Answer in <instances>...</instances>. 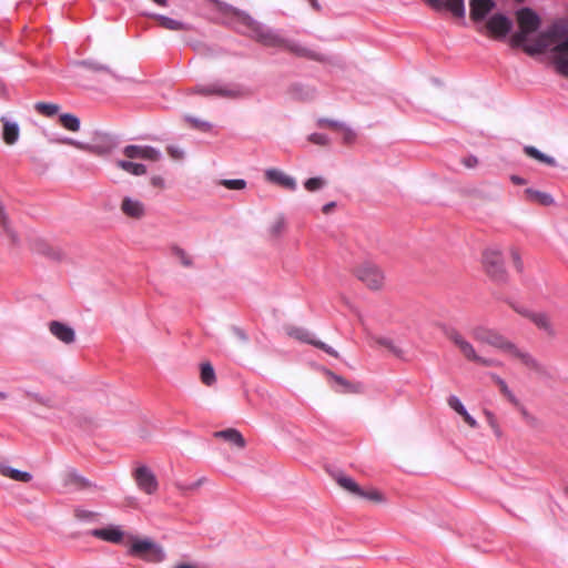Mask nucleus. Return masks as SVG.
I'll use <instances>...</instances> for the list:
<instances>
[{
    "instance_id": "nucleus-63",
    "label": "nucleus",
    "mask_w": 568,
    "mask_h": 568,
    "mask_svg": "<svg viewBox=\"0 0 568 568\" xmlns=\"http://www.w3.org/2000/svg\"><path fill=\"white\" fill-rule=\"evenodd\" d=\"M510 180L516 185H524L526 183V180L519 175H511Z\"/></svg>"
},
{
    "instance_id": "nucleus-16",
    "label": "nucleus",
    "mask_w": 568,
    "mask_h": 568,
    "mask_svg": "<svg viewBox=\"0 0 568 568\" xmlns=\"http://www.w3.org/2000/svg\"><path fill=\"white\" fill-rule=\"evenodd\" d=\"M435 10H446L458 18H464L466 13L464 0H426Z\"/></svg>"
},
{
    "instance_id": "nucleus-21",
    "label": "nucleus",
    "mask_w": 568,
    "mask_h": 568,
    "mask_svg": "<svg viewBox=\"0 0 568 568\" xmlns=\"http://www.w3.org/2000/svg\"><path fill=\"white\" fill-rule=\"evenodd\" d=\"M0 121L3 124V130H2L3 141L9 145L17 143L19 140V136H20L19 123L16 120H12L7 115H2L0 118Z\"/></svg>"
},
{
    "instance_id": "nucleus-11",
    "label": "nucleus",
    "mask_w": 568,
    "mask_h": 568,
    "mask_svg": "<svg viewBox=\"0 0 568 568\" xmlns=\"http://www.w3.org/2000/svg\"><path fill=\"white\" fill-rule=\"evenodd\" d=\"M356 276L361 282L365 283L372 290L379 288L384 278L381 270L376 265L368 262L362 264L357 268Z\"/></svg>"
},
{
    "instance_id": "nucleus-27",
    "label": "nucleus",
    "mask_w": 568,
    "mask_h": 568,
    "mask_svg": "<svg viewBox=\"0 0 568 568\" xmlns=\"http://www.w3.org/2000/svg\"><path fill=\"white\" fill-rule=\"evenodd\" d=\"M286 333L288 336H291L302 343H305V344H310V345L314 346L315 343L317 342V338H315V335L311 331H308L307 328H304V327L290 326V327H287Z\"/></svg>"
},
{
    "instance_id": "nucleus-28",
    "label": "nucleus",
    "mask_w": 568,
    "mask_h": 568,
    "mask_svg": "<svg viewBox=\"0 0 568 568\" xmlns=\"http://www.w3.org/2000/svg\"><path fill=\"white\" fill-rule=\"evenodd\" d=\"M516 311L529 317L537 325L538 328L544 329L549 334L552 333L551 325L545 313H535L524 308H516Z\"/></svg>"
},
{
    "instance_id": "nucleus-46",
    "label": "nucleus",
    "mask_w": 568,
    "mask_h": 568,
    "mask_svg": "<svg viewBox=\"0 0 568 568\" xmlns=\"http://www.w3.org/2000/svg\"><path fill=\"white\" fill-rule=\"evenodd\" d=\"M185 120L187 122H190L194 128H196V129H199V130H201L203 132H209L212 129V123L211 122L197 119L195 116L187 115L185 118Z\"/></svg>"
},
{
    "instance_id": "nucleus-52",
    "label": "nucleus",
    "mask_w": 568,
    "mask_h": 568,
    "mask_svg": "<svg viewBox=\"0 0 568 568\" xmlns=\"http://www.w3.org/2000/svg\"><path fill=\"white\" fill-rule=\"evenodd\" d=\"M315 347L324 351L326 354L333 356V357H338V352L333 348L332 346H329L328 344L317 339V342L315 343L314 345Z\"/></svg>"
},
{
    "instance_id": "nucleus-29",
    "label": "nucleus",
    "mask_w": 568,
    "mask_h": 568,
    "mask_svg": "<svg viewBox=\"0 0 568 568\" xmlns=\"http://www.w3.org/2000/svg\"><path fill=\"white\" fill-rule=\"evenodd\" d=\"M524 152L529 158H531V159H534L536 161H539L541 163H545L548 166L556 168L558 165L557 160L554 156L548 155V154L541 152L536 146L526 145V146H524Z\"/></svg>"
},
{
    "instance_id": "nucleus-4",
    "label": "nucleus",
    "mask_w": 568,
    "mask_h": 568,
    "mask_svg": "<svg viewBox=\"0 0 568 568\" xmlns=\"http://www.w3.org/2000/svg\"><path fill=\"white\" fill-rule=\"evenodd\" d=\"M129 551L131 555L150 562H161L165 559L163 548L158 542L149 538L133 540Z\"/></svg>"
},
{
    "instance_id": "nucleus-62",
    "label": "nucleus",
    "mask_w": 568,
    "mask_h": 568,
    "mask_svg": "<svg viewBox=\"0 0 568 568\" xmlns=\"http://www.w3.org/2000/svg\"><path fill=\"white\" fill-rule=\"evenodd\" d=\"M473 362L481 364L484 366H491L493 365V361L491 359L484 358V357H481L479 355H477V358H475Z\"/></svg>"
},
{
    "instance_id": "nucleus-38",
    "label": "nucleus",
    "mask_w": 568,
    "mask_h": 568,
    "mask_svg": "<svg viewBox=\"0 0 568 568\" xmlns=\"http://www.w3.org/2000/svg\"><path fill=\"white\" fill-rule=\"evenodd\" d=\"M200 375L202 383L206 386H211L216 379L214 367L209 362L201 364Z\"/></svg>"
},
{
    "instance_id": "nucleus-48",
    "label": "nucleus",
    "mask_w": 568,
    "mask_h": 568,
    "mask_svg": "<svg viewBox=\"0 0 568 568\" xmlns=\"http://www.w3.org/2000/svg\"><path fill=\"white\" fill-rule=\"evenodd\" d=\"M308 141L317 145H327L329 139L324 133L314 132L308 135Z\"/></svg>"
},
{
    "instance_id": "nucleus-15",
    "label": "nucleus",
    "mask_w": 568,
    "mask_h": 568,
    "mask_svg": "<svg viewBox=\"0 0 568 568\" xmlns=\"http://www.w3.org/2000/svg\"><path fill=\"white\" fill-rule=\"evenodd\" d=\"M495 7L496 2L494 0H470L469 14L471 20L475 22L487 20Z\"/></svg>"
},
{
    "instance_id": "nucleus-55",
    "label": "nucleus",
    "mask_w": 568,
    "mask_h": 568,
    "mask_svg": "<svg viewBox=\"0 0 568 568\" xmlns=\"http://www.w3.org/2000/svg\"><path fill=\"white\" fill-rule=\"evenodd\" d=\"M233 334L243 343V344H246L248 342V336L247 334L245 333L244 329H242L241 327L239 326H232L231 327Z\"/></svg>"
},
{
    "instance_id": "nucleus-30",
    "label": "nucleus",
    "mask_w": 568,
    "mask_h": 568,
    "mask_svg": "<svg viewBox=\"0 0 568 568\" xmlns=\"http://www.w3.org/2000/svg\"><path fill=\"white\" fill-rule=\"evenodd\" d=\"M0 226L11 243L13 245H18L20 241L19 236L17 232L10 226V220L2 202H0Z\"/></svg>"
},
{
    "instance_id": "nucleus-5",
    "label": "nucleus",
    "mask_w": 568,
    "mask_h": 568,
    "mask_svg": "<svg viewBox=\"0 0 568 568\" xmlns=\"http://www.w3.org/2000/svg\"><path fill=\"white\" fill-rule=\"evenodd\" d=\"M483 263L487 274L498 283H504L507 280V272L504 266L501 255L498 251L487 248L483 254Z\"/></svg>"
},
{
    "instance_id": "nucleus-40",
    "label": "nucleus",
    "mask_w": 568,
    "mask_h": 568,
    "mask_svg": "<svg viewBox=\"0 0 568 568\" xmlns=\"http://www.w3.org/2000/svg\"><path fill=\"white\" fill-rule=\"evenodd\" d=\"M377 343L384 347H386L392 354H394L398 358H405V353L399 345H397L389 337H379Z\"/></svg>"
},
{
    "instance_id": "nucleus-24",
    "label": "nucleus",
    "mask_w": 568,
    "mask_h": 568,
    "mask_svg": "<svg viewBox=\"0 0 568 568\" xmlns=\"http://www.w3.org/2000/svg\"><path fill=\"white\" fill-rule=\"evenodd\" d=\"M537 32L536 30H529V28H525L518 24V30L511 36L510 44L514 48H523L525 52L528 54V49L532 43H529L530 36Z\"/></svg>"
},
{
    "instance_id": "nucleus-14",
    "label": "nucleus",
    "mask_w": 568,
    "mask_h": 568,
    "mask_svg": "<svg viewBox=\"0 0 568 568\" xmlns=\"http://www.w3.org/2000/svg\"><path fill=\"white\" fill-rule=\"evenodd\" d=\"M73 64L75 67L85 68V69L91 70L93 72H106L114 80H116L119 82H122V81L132 82V83H136L138 82L134 78L120 75L119 73L113 71L108 64L98 62L94 59L77 60V61L73 62Z\"/></svg>"
},
{
    "instance_id": "nucleus-42",
    "label": "nucleus",
    "mask_w": 568,
    "mask_h": 568,
    "mask_svg": "<svg viewBox=\"0 0 568 568\" xmlns=\"http://www.w3.org/2000/svg\"><path fill=\"white\" fill-rule=\"evenodd\" d=\"M34 109L45 116H53L59 112L60 106L50 102H37Z\"/></svg>"
},
{
    "instance_id": "nucleus-19",
    "label": "nucleus",
    "mask_w": 568,
    "mask_h": 568,
    "mask_svg": "<svg viewBox=\"0 0 568 568\" xmlns=\"http://www.w3.org/2000/svg\"><path fill=\"white\" fill-rule=\"evenodd\" d=\"M90 535L109 542L118 544L122 541L124 534L119 526L109 525L103 528L92 529Z\"/></svg>"
},
{
    "instance_id": "nucleus-49",
    "label": "nucleus",
    "mask_w": 568,
    "mask_h": 568,
    "mask_svg": "<svg viewBox=\"0 0 568 568\" xmlns=\"http://www.w3.org/2000/svg\"><path fill=\"white\" fill-rule=\"evenodd\" d=\"M357 497H361V498H364V499H368V500H373V501H382L383 500V496L382 494L376 490V489H372V490H365L363 489V495H357Z\"/></svg>"
},
{
    "instance_id": "nucleus-9",
    "label": "nucleus",
    "mask_w": 568,
    "mask_h": 568,
    "mask_svg": "<svg viewBox=\"0 0 568 568\" xmlns=\"http://www.w3.org/2000/svg\"><path fill=\"white\" fill-rule=\"evenodd\" d=\"M277 47L285 49L300 58H306V59H310L313 61H324L325 60L324 54L303 45L301 42H298L294 39L285 38L282 34H281Z\"/></svg>"
},
{
    "instance_id": "nucleus-33",
    "label": "nucleus",
    "mask_w": 568,
    "mask_h": 568,
    "mask_svg": "<svg viewBox=\"0 0 568 568\" xmlns=\"http://www.w3.org/2000/svg\"><path fill=\"white\" fill-rule=\"evenodd\" d=\"M116 165L134 176H141L146 173V166L143 163H136L129 160H118Z\"/></svg>"
},
{
    "instance_id": "nucleus-32",
    "label": "nucleus",
    "mask_w": 568,
    "mask_h": 568,
    "mask_svg": "<svg viewBox=\"0 0 568 568\" xmlns=\"http://www.w3.org/2000/svg\"><path fill=\"white\" fill-rule=\"evenodd\" d=\"M506 352L510 353L515 357L520 358L523 364L526 365L527 367L536 369V371L540 369V365L536 361V358H534L529 353H525V352L520 351L514 343H513V347H508Z\"/></svg>"
},
{
    "instance_id": "nucleus-31",
    "label": "nucleus",
    "mask_w": 568,
    "mask_h": 568,
    "mask_svg": "<svg viewBox=\"0 0 568 568\" xmlns=\"http://www.w3.org/2000/svg\"><path fill=\"white\" fill-rule=\"evenodd\" d=\"M0 473L3 476L9 477V478H11V479H13L16 481H20V483H29L33 478L31 473L26 471V470L17 469V468H13V467L8 466V465H1L0 466Z\"/></svg>"
},
{
    "instance_id": "nucleus-56",
    "label": "nucleus",
    "mask_w": 568,
    "mask_h": 568,
    "mask_svg": "<svg viewBox=\"0 0 568 568\" xmlns=\"http://www.w3.org/2000/svg\"><path fill=\"white\" fill-rule=\"evenodd\" d=\"M93 516H94V514L90 510H85V509H77L75 510V517L82 521H89L93 518Z\"/></svg>"
},
{
    "instance_id": "nucleus-20",
    "label": "nucleus",
    "mask_w": 568,
    "mask_h": 568,
    "mask_svg": "<svg viewBox=\"0 0 568 568\" xmlns=\"http://www.w3.org/2000/svg\"><path fill=\"white\" fill-rule=\"evenodd\" d=\"M265 176L270 182L278 184L290 191H296L297 189L296 180L293 176L283 173L278 169L266 170Z\"/></svg>"
},
{
    "instance_id": "nucleus-59",
    "label": "nucleus",
    "mask_w": 568,
    "mask_h": 568,
    "mask_svg": "<svg viewBox=\"0 0 568 568\" xmlns=\"http://www.w3.org/2000/svg\"><path fill=\"white\" fill-rule=\"evenodd\" d=\"M462 163H463L466 168H468V169H473V168H475V166L477 165V163H478V159H477L475 155L470 154V155H468V156L464 158V159L462 160Z\"/></svg>"
},
{
    "instance_id": "nucleus-25",
    "label": "nucleus",
    "mask_w": 568,
    "mask_h": 568,
    "mask_svg": "<svg viewBox=\"0 0 568 568\" xmlns=\"http://www.w3.org/2000/svg\"><path fill=\"white\" fill-rule=\"evenodd\" d=\"M121 210L125 215L136 219L141 217L144 214L143 203L130 196H125L123 199Z\"/></svg>"
},
{
    "instance_id": "nucleus-60",
    "label": "nucleus",
    "mask_w": 568,
    "mask_h": 568,
    "mask_svg": "<svg viewBox=\"0 0 568 568\" xmlns=\"http://www.w3.org/2000/svg\"><path fill=\"white\" fill-rule=\"evenodd\" d=\"M460 416H463L464 420L471 427V428H476L478 426V423L477 420L468 413V410L466 409V414H462Z\"/></svg>"
},
{
    "instance_id": "nucleus-26",
    "label": "nucleus",
    "mask_w": 568,
    "mask_h": 568,
    "mask_svg": "<svg viewBox=\"0 0 568 568\" xmlns=\"http://www.w3.org/2000/svg\"><path fill=\"white\" fill-rule=\"evenodd\" d=\"M214 436L217 438H222L239 448H243L245 446V439L243 435L235 428H226L222 430H217L214 433Z\"/></svg>"
},
{
    "instance_id": "nucleus-61",
    "label": "nucleus",
    "mask_w": 568,
    "mask_h": 568,
    "mask_svg": "<svg viewBox=\"0 0 568 568\" xmlns=\"http://www.w3.org/2000/svg\"><path fill=\"white\" fill-rule=\"evenodd\" d=\"M61 143H64V144H69V145H73V146H77V148H83V143L82 142H79L72 138H68V136H64L62 139L59 140Z\"/></svg>"
},
{
    "instance_id": "nucleus-23",
    "label": "nucleus",
    "mask_w": 568,
    "mask_h": 568,
    "mask_svg": "<svg viewBox=\"0 0 568 568\" xmlns=\"http://www.w3.org/2000/svg\"><path fill=\"white\" fill-rule=\"evenodd\" d=\"M332 476L342 488L352 495H363V488L352 477L345 475L343 471L335 470L332 473Z\"/></svg>"
},
{
    "instance_id": "nucleus-34",
    "label": "nucleus",
    "mask_w": 568,
    "mask_h": 568,
    "mask_svg": "<svg viewBox=\"0 0 568 568\" xmlns=\"http://www.w3.org/2000/svg\"><path fill=\"white\" fill-rule=\"evenodd\" d=\"M60 124L71 132H77L81 128V120L73 113H61L59 115Z\"/></svg>"
},
{
    "instance_id": "nucleus-10",
    "label": "nucleus",
    "mask_w": 568,
    "mask_h": 568,
    "mask_svg": "<svg viewBox=\"0 0 568 568\" xmlns=\"http://www.w3.org/2000/svg\"><path fill=\"white\" fill-rule=\"evenodd\" d=\"M488 31L498 39H505L513 30V20L505 13H494L486 20Z\"/></svg>"
},
{
    "instance_id": "nucleus-41",
    "label": "nucleus",
    "mask_w": 568,
    "mask_h": 568,
    "mask_svg": "<svg viewBox=\"0 0 568 568\" xmlns=\"http://www.w3.org/2000/svg\"><path fill=\"white\" fill-rule=\"evenodd\" d=\"M491 378L499 386L500 392L507 397V399L514 405L518 404V399L513 393V390L508 387L507 383L498 375L491 374Z\"/></svg>"
},
{
    "instance_id": "nucleus-44",
    "label": "nucleus",
    "mask_w": 568,
    "mask_h": 568,
    "mask_svg": "<svg viewBox=\"0 0 568 568\" xmlns=\"http://www.w3.org/2000/svg\"><path fill=\"white\" fill-rule=\"evenodd\" d=\"M285 229V216L283 214H278L276 220L270 226L268 232L273 237H277L282 234Z\"/></svg>"
},
{
    "instance_id": "nucleus-17",
    "label": "nucleus",
    "mask_w": 568,
    "mask_h": 568,
    "mask_svg": "<svg viewBox=\"0 0 568 568\" xmlns=\"http://www.w3.org/2000/svg\"><path fill=\"white\" fill-rule=\"evenodd\" d=\"M516 17L518 24L529 30L538 31L541 26V19L538 13L529 7H524L517 10Z\"/></svg>"
},
{
    "instance_id": "nucleus-1",
    "label": "nucleus",
    "mask_w": 568,
    "mask_h": 568,
    "mask_svg": "<svg viewBox=\"0 0 568 568\" xmlns=\"http://www.w3.org/2000/svg\"><path fill=\"white\" fill-rule=\"evenodd\" d=\"M548 39L558 40L551 49L552 63L558 74L568 78V24L565 21H556L540 33L529 47L528 54L544 52L549 45Z\"/></svg>"
},
{
    "instance_id": "nucleus-43",
    "label": "nucleus",
    "mask_w": 568,
    "mask_h": 568,
    "mask_svg": "<svg viewBox=\"0 0 568 568\" xmlns=\"http://www.w3.org/2000/svg\"><path fill=\"white\" fill-rule=\"evenodd\" d=\"M326 185V181L322 176L310 178L304 182V187L310 192H316Z\"/></svg>"
},
{
    "instance_id": "nucleus-35",
    "label": "nucleus",
    "mask_w": 568,
    "mask_h": 568,
    "mask_svg": "<svg viewBox=\"0 0 568 568\" xmlns=\"http://www.w3.org/2000/svg\"><path fill=\"white\" fill-rule=\"evenodd\" d=\"M329 376L336 382V384L339 386L337 392L345 393V394H354L358 393L361 389V384L354 385L344 377L336 375L332 372H328Z\"/></svg>"
},
{
    "instance_id": "nucleus-18",
    "label": "nucleus",
    "mask_w": 568,
    "mask_h": 568,
    "mask_svg": "<svg viewBox=\"0 0 568 568\" xmlns=\"http://www.w3.org/2000/svg\"><path fill=\"white\" fill-rule=\"evenodd\" d=\"M49 329H50V333L55 338H58L59 341H61L65 344L73 343L75 341L74 329L65 323H62L59 321H52L49 324Z\"/></svg>"
},
{
    "instance_id": "nucleus-39",
    "label": "nucleus",
    "mask_w": 568,
    "mask_h": 568,
    "mask_svg": "<svg viewBox=\"0 0 568 568\" xmlns=\"http://www.w3.org/2000/svg\"><path fill=\"white\" fill-rule=\"evenodd\" d=\"M67 483L68 484H75L80 488H89L91 487V481L83 477L77 469L72 468L68 471L67 476Z\"/></svg>"
},
{
    "instance_id": "nucleus-12",
    "label": "nucleus",
    "mask_w": 568,
    "mask_h": 568,
    "mask_svg": "<svg viewBox=\"0 0 568 568\" xmlns=\"http://www.w3.org/2000/svg\"><path fill=\"white\" fill-rule=\"evenodd\" d=\"M134 479L138 487L148 495H152L158 490V479L153 471L145 465L139 466L134 470Z\"/></svg>"
},
{
    "instance_id": "nucleus-6",
    "label": "nucleus",
    "mask_w": 568,
    "mask_h": 568,
    "mask_svg": "<svg viewBox=\"0 0 568 568\" xmlns=\"http://www.w3.org/2000/svg\"><path fill=\"white\" fill-rule=\"evenodd\" d=\"M471 334L476 341L489 344L504 352H506L508 347H513V343L506 339L501 334L481 325L474 327Z\"/></svg>"
},
{
    "instance_id": "nucleus-47",
    "label": "nucleus",
    "mask_w": 568,
    "mask_h": 568,
    "mask_svg": "<svg viewBox=\"0 0 568 568\" xmlns=\"http://www.w3.org/2000/svg\"><path fill=\"white\" fill-rule=\"evenodd\" d=\"M447 404L448 406L455 410L457 414L462 415V414H466V407L465 405L462 403V400L459 399L458 396L456 395H450L448 398H447Z\"/></svg>"
},
{
    "instance_id": "nucleus-45",
    "label": "nucleus",
    "mask_w": 568,
    "mask_h": 568,
    "mask_svg": "<svg viewBox=\"0 0 568 568\" xmlns=\"http://www.w3.org/2000/svg\"><path fill=\"white\" fill-rule=\"evenodd\" d=\"M221 184L229 190H243L246 187V181L244 179H224Z\"/></svg>"
},
{
    "instance_id": "nucleus-64",
    "label": "nucleus",
    "mask_w": 568,
    "mask_h": 568,
    "mask_svg": "<svg viewBox=\"0 0 568 568\" xmlns=\"http://www.w3.org/2000/svg\"><path fill=\"white\" fill-rule=\"evenodd\" d=\"M336 206V202L332 201L323 205V213L328 214Z\"/></svg>"
},
{
    "instance_id": "nucleus-37",
    "label": "nucleus",
    "mask_w": 568,
    "mask_h": 568,
    "mask_svg": "<svg viewBox=\"0 0 568 568\" xmlns=\"http://www.w3.org/2000/svg\"><path fill=\"white\" fill-rule=\"evenodd\" d=\"M155 19L159 21L161 27H163L168 30L180 31V30L184 29V23L182 21L170 18L168 16L156 14Z\"/></svg>"
},
{
    "instance_id": "nucleus-53",
    "label": "nucleus",
    "mask_w": 568,
    "mask_h": 568,
    "mask_svg": "<svg viewBox=\"0 0 568 568\" xmlns=\"http://www.w3.org/2000/svg\"><path fill=\"white\" fill-rule=\"evenodd\" d=\"M510 255H511V258L514 261V265H515L516 270L519 273H521L523 270H524V263L521 261L519 252L516 248H511L510 250Z\"/></svg>"
},
{
    "instance_id": "nucleus-50",
    "label": "nucleus",
    "mask_w": 568,
    "mask_h": 568,
    "mask_svg": "<svg viewBox=\"0 0 568 568\" xmlns=\"http://www.w3.org/2000/svg\"><path fill=\"white\" fill-rule=\"evenodd\" d=\"M317 125L318 126L328 125V126L338 128V129L345 128V123L344 122L337 121V120H333V119H328V118H321V119H318Z\"/></svg>"
},
{
    "instance_id": "nucleus-2",
    "label": "nucleus",
    "mask_w": 568,
    "mask_h": 568,
    "mask_svg": "<svg viewBox=\"0 0 568 568\" xmlns=\"http://www.w3.org/2000/svg\"><path fill=\"white\" fill-rule=\"evenodd\" d=\"M210 1L215 3L221 12L233 14L234 21L250 31L247 33L244 30L237 29V32L251 37L254 41L265 47H277L282 34L281 30L273 29L265 23L257 21L246 11L241 10L227 2L221 0Z\"/></svg>"
},
{
    "instance_id": "nucleus-54",
    "label": "nucleus",
    "mask_w": 568,
    "mask_h": 568,
    "mask_svg": "<svg viewBox=\"0 0 568 568\" xmlns=\"http://www.w3.org/2000/svg\"><path fill=\"white\" fill-rule=\"evenodd\" d=\"M173 252L174 254L180 257L181 260V263L184 265V266H191L192 264V261L190 257L186 256V253L183 248L181 247H174L173 248Z\"/></svg>"
},
{
    "instance_id": "nucleus-3",
    "label": "nucleus",
    "mask_w": 568,
    "mask_h": 568,
    "mask_svg": "<svg viewBox=\"0 0 568 568\" xmlns=\"http://www.w3.org/2000/svg\"><path fill=\"white\" fill-rule=\"evenodd\" d=\"M194 93L202 95V97H219L223 99H232L237 100L245 97L251 95L252 91L248 87L236 83V82H230L225 83L221 80H216L212 83L207 84H196L194 90Z\"/></svg>"
},
{
    "instance_id": "nucleus-7",
    "label": "nucleus",
    "mask_w": 568,
    "mask_h": 568,
    "mask_svg": "<svg viewBox=\"0 0 568 568\" xmlns=\"http://www.w3.org/2000/svg\"><path fill=\"white\" fill-rule=\"evenodd\" d=\"M121 143L118 134L108 132H95L92 144L89 145L90 151L98 155H105L115 150Z\"/></svg>"
},
{
    "instance_id": "nucleus-13",
    "label": "nucleus",
    "mask_w": 568,
    "mask_h": 568,
    "mask_svg": "<svg viewBox=\"0 0 568 568\" xmlns=\"http://www.w3.org/2000/svg\"><path fill=\"white\" fill-rule=\"evenodd\" d=\"M123 154L129 159H143L159 161L162 153L159 149L151 145L129 144L123 149Z\"/></svg>"
},
{
    "instance_id": "nucleus-36",
    "label": "nucleus",
    "mask_w": 568,
    "mask_h": 568,
    "mask_svg": "<svg viewBox=\"0 0 568 568\" xmlns=\"http://www.w3.org/2000/svg\"><path fill=\"white\" fill-rule=\"evenodd\" d=\"M526 194L531 200H537L540 204L548 206L551 205L555 200L550 193L541 192L531 187L526 189Z\"/></svg>"
},
{
    "instance_id": "nucleus-57",
    "label": "nucleus",
    "mask_w": 568,
    "mask_h": 568,
    "mask_svg": "<svg viewBox=\"0 0 568 568\" xmlns=\"http://www.w3.org/2000/svg\"><path fill=\"white\" fill-rule=\"evenodd\" d=\"M26 394L33 398L34 400H37L38 403L42 404V405H45V406H49V403H50V399L42 396L41 394L39 393H34V392H30V390H26Z\"/></svg>"
},
{
    "instance_id": "nucleus-8",
    "label": "nucleus",
    "mask_w": 568,
    "mask_h": 568,
    "mask_svg": "<svg viewBox=\"0 0 568 568\" xmlns=\"http://www.w3.org/2000/svg\"><path fill=\"white\" fill-rule=\"evenodd\" d=\"M442 333L452 341L460 351V353L465 356L468 361H474L477 358V353L474 348V346L464 338V336L453 326L447 324L440 325Z\"/></svg>"
},
{
    "instance_id": "nucleus-22",
    "label": "nucleus",
    "mask_w": 568,
    "mask_h": 568,
    "mask_svg": "<svg viewBox=\"0 0 568 568\" xmlns=\"http://www.w3.org/2000/svg\"><path fill=\"white\" fill-rule=\"evenodd\" d=\"M30 246L32 251L36 253L48 256L51 260L60 261L62 258V253L60 250L51 247L41 237H30Z\"/></svg>"
},
{
    "instance_id": "nucleus-51",
    "label": "nucleus",
    "mask_w": 568,
    "mask_h": 568,
    "mask_svg": "<svg viewBox=\"0 0 568 568\" xmlns=\"http://www.w3.org/2000/svg\"><path fill=\"white\" fill-rule=\"evenodd\" d=\"M166 151L169 153V155L175 160H181L184 158L185 155V152L183 149H181L180 146L178 145H169L166 148Z\"/></svg>"
},
{
    "instance_id": "nucleus-58",
    "label": "nucleus",
    "mask_w": 568,
    "mask_h": 568,
    "mask_svg": "<svg viewBox=\"0 0 568 568\" xmlns=\"http://www.w3.org/2000/svg\"><path fill=\"white\" fill-rule=\"evenodd\" d=\"M341 130L344 131L343 140L345 143H351L354 141L356 134L352 128L345 124V128H342Z\"/></svg>"
}]
</instances>
